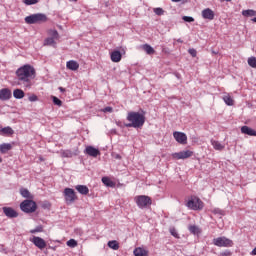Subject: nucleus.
<instances>
[{"mask_svg": "<svg viewBox=\"0 0 256 256\" xmlns=\"http://www.w3.org/2000/svg\"><path fill=\"white\" fill-rule=\"evenodd\" d=\"M35 76V68L29 64L21 66L16 70L18 85H22L24 89H31V87H33V79H35Z\"/></svg>", "mask_w": 256, "mask_h": 256, "instance_id": "obj_1", "label": "nucleus"}, {"mask_svg": "<svg viewBox=\"0 0 256 256\" xmlns=\"http://www.w3.org/2000/svg\"><path fill=\"white\" fill-rule=\"evenodd\" d=\"M127 121L128 124H124V127H133L134 129H141L145 125V115L139 112H128Z\"/></svg>", "mask_w": 256, "mask_h": 256, "instance_id": "obj_2", "label": "nucleus"}, {"mask_svg": "<svg viewBox=\"0 0 256 256\" xmlns=\"http://www.w3.org/2000/svg\"><path fill=\"white\" fill-rule=\"evenodd\" d=\"M186 207L192 211H201V209L204 207V204L199 197L192 196L186 203Z\"/></svg>", "mask_w": 256, "mask_h": 256, "instance_id": "obj_3", "label": "nucleus"}, {"mask_svg": "<svg viewBox=\"0 0 256 256\" xmlns=\"http://www.w3.org/2000/svg\"><path fill=\"white\" fill-rule=\"evenodd\" d=\"M47 21V16L45 14H32L25 18V23L28 25H35V23H45Z\"/></svg>", "mask_w": 256, "mask_h": 256, "instance_id": "obj_4", "label": "nucleus"}, {"mask_svg": "<svg viewBox=\"0 0 256 256\" xmlns=\"http://www.w3.org/2000/svg\"><path fill=\"white\" fill-rule=\"evenodd\" d=\"M20 209L24 213H35L37 211V203L33 200H24L20 204Z\"/></svg>", "mask_w": 256, "mask_h": 256, "instance_id": "obj_5", "label": "nucleus"}, {"mask_svg": "<svg viewBox=\"0 0 256 256\" xmlns=\"http://www.w3.org/2000/svg\"><path fill=\"white\" fill-rule=\"evenodd\" d=\"M134 201H135L137 207H139V209H145L146 207H149V205H151V203H152L151 197L146 196V195L136 196L134 198Z\"/></svg>", "mask_w": 256, "mask_h": 256, "instance_id": "obj_6", "label": "nucleus"}, {"mask_svg": "<svg viewBox=\"0 0 256 256\" xmlns=\"http://www.w3.org/2000/svg\"><path fill=\"white\" fill-rule=\"evenodd\" d=\"M213 245L216 247H233L234 243L233 240L225 236H221L213 239Z\"/></svg>", "mask_w": 256, "mask_h": 256, "instance_id": "obj_7", "label": "nucleus"}, {"mask_svg": "<svg viewBox=\"0 0 256 256\" xmlns=\"http://www.w3.org/2000/svg\"><path fill=\"white\" fill-rule=\"evenodd\" d=\"M63 195L67 205H71L72 203H75L77 199V195H75V190L71 188H65Z\"/></svg>", "mask_w": 256, "mask_h": 256, "instance_id": "obj_8", "label": "nucleus"}, {"mask_svg": "<svg viewBox=\"0 0 256 256\" xmlns=\"http://www.w3.org/2000/svg\"><path fill=\"white\" fill-rule=\"evenodd\" d=\"M173 159H189V157H193V151L184 150L181 152H176L172 154Z\"/></svg>", "mask_w": 256, "mask_h": 256, "instance_id": "obj_9", "label": "nucleus"}, {"mask_svg": "<svg viewBox=\"0 0 256 256\" xmlns=\"http://www.w3.org/2000/svg\"><path fill=\"white\" fill-rule=\"evenodd\" d=\"M2 211L4 215L8 217V219H16V217H19V213L12 207H3Z\"/></svg>", "mask_w": 256, "mask_h": 256, "instance_id": "obj_10", "label": "nucleus"}, {"mask_svg": "<svg viewBox=\"0 0 256 256\" xmlns=\"http://www.w3.org/2000/svg\"><path fill=\"white\" fill-rule=\"evenodd\" d=\"M13 97V93L9 88L0 89V101H9Z\"/></svg>", "mask_w": 256, "mask_h": 256, "instance_id": "obj_11", "label": "nucleus"}, {"mask_svg": "<svg viewBox=\"0 0 256 256\" xmlns=\"http://www.w3.org/2000/svg\"><path fill=\"white\" fill-rule=\"evenodd\" d=\"M173 137L177 141V143H180L181 145L187 144V134L183 132H174Z\"/></svg>", "mask_w": 256, "mask_h": 256, "instance_id": "obj_12", "label": "nucleus"}, {"mask_svg": "<svg viewBox=\"0 0 256 256\" xmlns=\"http://www.w3.org/2000/svg\"><path fill=\"white\" fill-rule=\"evenodd\" d=\"M85 153L86 155H89V157H99V155H101V151L93 146H87Z\"/></svg>", "mask_w": 256, "mask_h": 256, "instance_id": "obj_13", "label": "nucleus"}, {"mask_svg": "<svg viewBox=\"0 0 256 256\" xmlns=\"http://www.w3.org/2000/svg\"><path fill=\"white\" fill-rule=\"evenodd\" d=\"M202 17L208 21H213L215 19V12L211 8H206L202 10Z\"/></svg>", "mask_w": 256, "mask_h": 256, "instance_id": "obj_14", "label": "nucleus"}, {"mask_svg": "<svg viewBox=\"0 0 256 256\" xmlns=\"http://www.w3.org/2000/svg\"><path fill=\"white\" fill-rule=\"evenodd\" d=\"M32 243H34V245L38 247V249H45V247H47V243L41 237L34 236Z\"/></svg>", "mask_w": 256, "mask_h": 256, "instance_id": "obj_15", "label": "nucleus"}, {"mask_svg": "<svg viewBox=\"0 0 256 256\" xmlns=\"http://www.w3.org/2000/svg\"><path fill=\"white\" fill-rule=\"evenodd\" d=\"M241 133H243L244 135H249L250 137H256V131L249 126H242Z\"/></svg>", "mask_w": 256, "mask_h": 256, "instance_id": "obj_16", "label": "nucleus"}, {"mask_svg": "<svg viewBox=\"0 0 256 256\" xmlns=\"http://www.w3.org/2000/svg\"><path fill=\"white\" fill-rule=\"evenodd\" d=\"M13 149V145L11 143H3L0 144V153L5 155V153H9Z\"/></svg>", "mask_w": 256, "mask_h": 256, "instance_id": "obj_17", "label": "nucleus"}, {"mask_svg": "<svg viewBox=\"0 0 256 256\" xmlns=\"http://www.w3.org/2000/svg\"><path fill=\"white\" fill-rule=\"evenodd\" d=\"M66 67L70 71H77L79 69V63L75 60H70L66 63Z\"/></svg>", "mask_w": 256, "mask_h": 256, "instance_id": "obj_18", "label": "nucleus"}, {"mask_svg": "<svg viewBox=\"0 0 256 256\" xmlns=\"http://www.w3.org/2000/svg\"><path fill=\"white\" fill-rule=\"evenodd\" d=\"M133 253H134V256H149V251H147V249L142 247H138L134 249Z\"/></svg>", "mask_w": 256, "mask_h": 256, "instance_id": "obj_19", "label": "nucleus"}, {"mask_svg": "<svg viewBox=\"0 0 256 256\" xmlns=\"http://www.w3.org/2000/svg\"><path fill=\"white\" fill-rule=\"evenodd\" d=\"M211 145L215 151H223V149H225V144H222L217 140H211Z\"/></svg>", "mask_w": 256, "mask_h": 256, "instance_id": "obj_20", "label": "nucleus"}, {"mask_svg": "<svg viewBox=\"0 0 256 256\" xmlns=\"http://www.w3.org/2000/svg\"><path fill=\"white\" fill-rule=\"evenodd\" d=\"M75 189L80 195H89V187L86 185H77L75 186Z\"/></svg>", "mask_w": 256, "mask_h": 256, "instance_id": "obj_21", "label": "nucleus"}, {"mask_svg": "<svg viewBox=\"0 0 256 256\" xmlns=\"http://www.w3.org/2000/svg\"><path fill=\"white\" fill-rule=\"evenodd\" d=\"M121 57V52L119 50H115L111 53V61H113V63H119Z\"/></svg>", "mask_w": 256, "mask_h": 256, "instance_id": "obj_22", "label": "nucleus"}, {"mask_svg": "<svg viewBox=\"0 0 256 256\" xmlns=\"http://www.w3.org/2000/svg\"><path fill=\"white\" fill-rule=\"evenodd\" d=\"M13 97L14 99H23V97H25V92L22 89H15L13 91Z\"/></svg>", "mask_w": 256, "mask_h": 256, "instance_id": "obj_23", "label": "nucleus"}, {"mask_svg": "<svg viewBox=\"0 0 256 256\" xmlns=\"http://www.w3.org/2000/svg\"><path fill=\"white\" fill-rule=\"evenodd\" d=\"M188 231H190V233H192V235H201V228H199L196 225H190L188 227Z\"/></svg>", "mask_w": 256, "mask_h": 256, "instance_id": "obj_24", "label": "nucleus"}, {"mask_svg": "<svg viewBox=\"0 0 256 256\" xmlns=\"http://www.w3.org/2000/svg\"><path fill=\"white\" fill-rule=\"evenodd\" d=\"M13 133H15V131L9 126L0 129V135H13Z\"/></svg>", "mask_w": 256, "mask_h": 256, "instance_id": "obj_25", "label": "nucleus"}, {"mask_svg": "<svg viewBox=\"0 0 256 256\" xmlns=\"http://www.w3.org/2000/svg\"><path fill=\"white\" fill-rule=\"evenodd\" d=\"M102 183H104L106 187H115V182H113L109 177H102Z\"/></svg>", "mask_w": 256, "mask_h": 256, "instance_id": "obj_26", "label": "nucleus"}, {"mask_svg": "<svg viewBox=\"0 0 256 256\" xmlns=\"http://www.w3.org/2000/svg\"><path fill=\"white\" fill-rule=\"evenodd\" d=\"M242 15H243V17H255L256 11L252 10V9L243 10Z\"/></svg>", "mask_w": 256, "mask_h": 256, "instance_id": "obj_27", "label": "nucleus"}, {"mask_svg": "<svg viewBox=\"0 0 256 256\" xmlns=\"http://www.w3.org/2000/svg\"><path fill=\"white\" fill-rule=\"evenodd\" d=\"M108 247L110 249H113V251H117L119 249V242H117L116 240L109 241Z\"/></svg>", "mask_w": 256, "mask_h": 256, "instance_id": "obj_28", "label": "nucleus"}, {"mask_svg": "<svg viewBox=\"0 0 256 256\" xmlns=\"http://www.w3.org/2000/svg\"><path fill=\"white\" fill-rule=\"evenodd\" d=\"M223 101H224V103H226V105H228V106H230V107L233 106L234 103H235V101L233 100V98H231L230 95L224 96V97H223Z\"/></svg>", "mask_w": 256, "mask_h": 256, "instance_id": "obj_29", "label": "nucleus"}, {"mask_svg": "<svg viewBox=\"0 0 256 256\" xmlns=\"http://www.w3.org/2000/svg\"><path fill=\"white\" fill-rule=\"evenodd\" d=\"M143 49L147 53V55H153V53H155V49H153V47H151V45L149 44L143 45Z\"/></svg>", "mask_w": 256, "mask_h": 256, "instance_id": "obj_30", "label": "nucleus"}, {"mask_svg": "<svg viewBox=\"0 0 256 256\" xmlns=\"http://www.w3.org/2000/svg\"><path fill=\"white\" fill-rule=\"evenodd\" d=\"M55 41L56 40L54 38L48 37L44 40V45L55 47V45H57Z\"/></svg>", "mask_w": 256, "mask_h": 256, "instance_id": "obj_31", "label": "nucleus"}, {"mask_svg": "<svg viewBox=\"0 0 256 256\" xmlns=\"http://www.w3.org/2000/svg\"><path fill=\"white\" fill-rule=\"evenodd\" d=\"M248 65L252 67L253 69H256V57H250L248 58Z\"/></svg>", "mask_w": 256, "mask_h": 256, "instance_id": "obj_32", "label": "nucleus"}, {"mask_svg": "<svg viewBox=\"0 0 256 256\" xmlns=\"http://www.w3.org/2000/svg\"><path fill=\"white\" fill-rule=\"evenodd\" d=\"M49 35H50V38L54 40L59 39V32H57V30H50Z\"/></svg>", "mask_w": 256, "mask_h": 256, "instance_id": "obj_33", "label": "nucleus"}, {"mask_svg": "<svg viewBox=\"0 0 256 256\" xmlns=\"http://www.w3.org/2000/svg\"><path fill=\"white\" fill-rule=\"evenodd\" d=\"M20 193H21L22 197H24L26 199H29V197H31V193L27 189L20 190Z\"/></svg>", "mask_w": 256, "mask_h": 256, "instance_id": "obj_34", "label": "nucleus"}, {"mask_svg": "<svg viewBox=\"0 0 256 256\" xmlns=\"http://www.w3.org/2000/svg\"><path fill=\"white\" fill-rule=\"evenodd\" d=\"M61 156L62 157H67V158L73 157V152H71L70 150H63L61 152Z\"/></svg>", "mask_w": 256, "mask_h": 256, "instance_id": "obj_35", "label": "nucleus"}, {"mask_svg": "<svg viewBox=\"0 0 256 256\" xmlns=\"http://www.w3.org/2000/svg\"><path fill=\"white\" fill-rule=\"evenodd\" d=\"M66 245L68 247L75 248L77 247V242L75 241V239H70L66 242Z\"/></svg>", "mask_w": 256, "mask_h": 256, "instance_id": "obj_36", "label": "nucleus"}, {"mask_svg": "<svg viewBox=\"0 0 256 256\" xmlns=\"http://www.w3.org/2000/svg\"><path fill=\"white\" fill-rule=\"evenodd\" d=\"M153 12L155 13V15L161 16L164 15L165 10H163V8H154Z\"/></svg>", "mask_w": 256, "mask_h": 256, "instance_id": "obj_37", "label": "nucleus"}, {"mask_svg": "<svg viewBox=\"0 0 256 256\" xmlns=\"http://www.w3.org/2000/svg\"><path fill=\"white\" fill-rule=\"evenodd\" d=\"M30 233H43V226H37L35 229L30 230Z\"/></svg>", "mask_w": 256, "mask_h": 256, "instance_id": "obj_38", "label": "nucleus"}, {"mask_svg": "<svg viewBox=\"0 0 256 256\" xmlns=\"http://www.w3.org/2000/svg\"><path fill=\"white\" fill-rule=\"evenodd\" d=\"M23 3L25 5H37V3H39V0H23Z\"/></svg>", "mask_w": 256, "mask_h": 256, "instance_id": "obj_39", "label": "nucleus"}, {"mask_svg": "<svg viewBox=\"0 0 256 256\" xmlns=\"http://www.w3.org/2000/svg\"><path fill=\"white\" fill-rule=\"evenodd\" d=\"M52 99H53L54 105H57L58 107H61V105H63V102H61L59 98L53 96Z\"/></svg>", "mask_w": 256, "mask_h": 256, "instance_id": "obj_40", "label": "nucleus"}, {"mask_svg": "<svg viewBox=\"0 0 256 256\" xmlns=\"http://www.w3.org/2000/svg\"><path fill=\"white\" fill-rule=\"evenodd\" d=\"M212 213H214V215H225V212L219 208L212 209Z\"/></svg>", "mask_w": 256, "mask_h": 256, "instance_id": "obj_41", "label": "nucleus"}, {"mask_svg": "<svg viewBox=\"0 0 256 256\" xmlns=\"http://www.w3.org/2000/svg\"><path fill=\"white\" fill-rule=\"evenodd\" d=\"M183 21H185L186 23H193V21H195V18L191 17V16H183L182 17Z\"/></svg>", "mask_w": 256, "mask_h": 256, "instance_id": "obj_42", "label": "nucleus"}, {"mask_svg": "<svg viewBox=\"0 0 256 256\" xmlns=\"http://www.w3.org/2000/svg\"><path fill=\"white\" fill-rule=\"evenodd\" d=\"M170 233L173 237H175L176 239H179V233H177V229L175 228H170Z\"/></svg>", "mask_w": 256, "mask_h": 256, "instance_id": "obj_43", "label": "nucleus"}, {"mask_svg": "<svg viewBox=\"0 0 256 256\" xmlns=\"http://www.w3.org/2000/svg\"><path fill=\"white\" fill-rule=\"evenodd\" d=\"M38 97L37 95L33 94L31 96H29L28 100L31 102V103H34L35 101H38Z\"/></svg>", "mask_w": 256, "mask_h": 256, "instance_id": "obj_44", "label": "nucleus"}, {"mask_svg": "<svg viewBox=\"0 0 256 256\" xmlns=\"http://www.w3.org/2000/svg\"><path fill=\"white\" fill-rule=\"evenodd\" d=\"M103 113H113V107L107 106L104 109H102Z\"/></svg>", "mask_w": 256, "mask_h": 256, "instance_id": "obj_45", "label": "nucleus"}, {"mask_svg": "<svg viewBox=\"0 0 256 256\" xmlns=\"http://www.w3.org/2000/svg\"><path fill=\"white\" fill-rule=\"evenodd\" d=\"M188 53H190V55H191L192 57H197V50H195V49H193V48L189 49V50H188Z\"/></svg>", "mask_w": 256, "mask_h": 256, "instance_id": "obj_46", "label": "nucleus"}, {"mask_svg": "<svg viewBox=\"0 0 256 256\" xmlns=\"http://www.w3.org/2000/svg\"><path fill=\"white\" fill-rule=\"evenodd\" d=\"M220 256H231V252L229 251L222 252L220 253Z\"/></svg>", "mask_w": 256, "mask_h": 256, "instance_id": "obj_47", "label": "nucleus"}, {"mask_svg": "<svg viewBox=\"0 0 256 256\" xmlns=\"http://www.w3.org/2000/svg\"><path fill=\"white\" fill-rule=\"evenodd\" d=\"M116 125H117L118 127H123V123H121V121H116Z\"/></svg>", "mask_w": 256, "mask_h": 256, "instance_id": "obj_48", "label": "nucleus"}, {"mask_svg": "<svg viewBox=\"0 0 256 256\" xmlns=\"http://www.w3.org/2000/svg\"><path fill=\"white\" fill-rule=\"evenodd\" d=\"M250 255H256V248H254V249L251 251Z\"/></svg>", "mask_w": 256, "mask_h": 256, "instance_id": "obj_49", "label": "nucleus"}, {"mask_svg": "<svg viewBox=\"0 0 256 256\" xmlns=\"http://www.w3.org/2000/svg\"><path fill=\"white\" fill-rule=\"evenodd\" d=\"M173 1V3H179V1H181V0H172Z\"/></svg>", "mask_w": 256, "mask_h": 256, "instance_id": "obj_50", "label": "nucleus"}, {"mask_svg": "<svg viewBox=\"0 0 256 256\" xmlns=\"http://www.w3.org/2000/svg\"><path fill=\"white\" fill-rule=\"evenodd\" d=\"M59 90H60V91H65V88L60 87Z\"/></svg>", "mask_w": 256, "mask_h": 256, "instance_id": "obj_51", "label": "nucleus"}, {"mask_svg": "<svg viewBox=\"0 0 256 256\" xmlns=\"http://www.w3.org/2000/svg\"><path fill=\"white\" fill-rule=\"evenodd\" d=\"M177 41H178V43H183V40H181V39H178Z\"/></svg>", "mask_w": 256, "mask_h": 256, "instance_id": "obj_52", "label": "nucleus"}, {"mask_svg": "<svg viewBox=\"0 0 256 256\" xmlns=\"http://www.w3.org/2000/svg\"><path fill=\"white\" fill-rule=\"evenodd\" d=\"M252 21H253L254 23H256V17H255V18H253V19H252Z\"/></svg>", "mask_w": 256, "mask_h": 256, "instance_id": "obj_53", "label": "nucleus"}, {"mask_svg": "<svg viewBox=\"0 0 256 256\" xmlns=\"http://www.w3.org/2000/svg\"><path fill=\"white\" fill-rule=\"evenodd\" d=\"M3 162V159L0 157V163H2Z\"/></svg>", "mask_w": 256, "mask_h": 256, "instance_id": "obj_54", "label": "nucleus"}, {"mask_svg": "<svg viewBox=\"0 0 256 256\" xmlns=\"http://www.w3.org/2000/svg\"><path fill=\"white\" fill-rule=\"evenodd\" d=\"M116 157H117V159H119V155H117Z\"/></svg>", "mask_w": 256, "mask_h": 256, "instance_id": "obj_55", "label": "nucleus"}, {"mask_svg": "<svg viewBox=\"0 0 256 256\" xmlns=\"http://www.w3.org/2000/svg\"><path fill=\"white\" fill-rule=\"evenodd\" d=\"M225 1H228V2H230L231 0H225Z\"/></svg>", "mask_w": 256, "mask_h": 256, "instance_id": "obj_56", "label": "nucleus"}, {"mask_svg": "<svg viewBox=\"0 0 256 256\" xmlns=\"http://www.w3.org/2000/svg\"><path fill=\"white\" fill-rule=\"evenodd\" d=\"M73 1H77V0H73Z\"/></svg>", "mask_w": 256, "mask_h": 256, "instance_id": "obj_57", "label": "nucleus"}]
</instances>
